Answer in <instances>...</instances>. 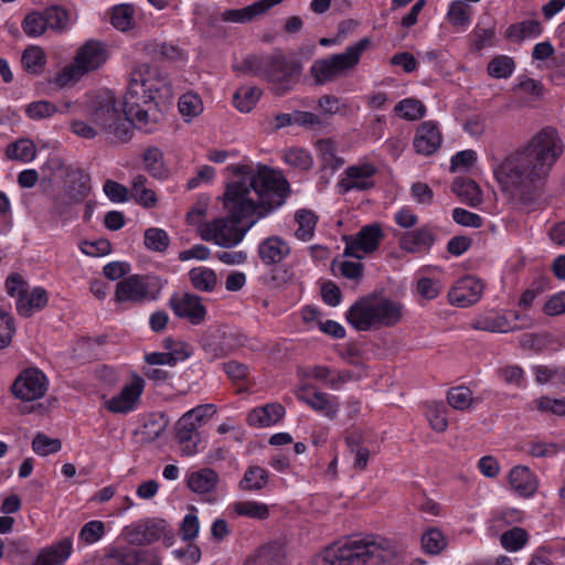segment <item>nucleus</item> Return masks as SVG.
<instances>
[{
  "label": "nucleus",
  "instance_id": "f257e3e1",
  "mask_svg": "<svg viewBox=\"0 0 565 565\" xmlns=\"http://www.w3.org/2000/svg\"><path fill=\"white\" fill-rule=\"evenodd\" d=\"M236 178L226 184L223 207L226 216L206 223L201 230L204 241L231 248L262 218L280 207L290 188L286 178L266 166L254 169L247 164L228 166Z\"/></svg>",
  "mask_w": 565,
  "mask_h": 565
},
{
  "label": "nucleus",
  "instance_id": "f03ea898",
  "mask_svg": "<svg viewBox=\"0 0 565 565\" xmlns=\"http://www.w3.org/2000/svg\"><path fill=\"white\" fill-rule=\"evenodd\" d=\"M564 150L553 127H545L531 140L509 153L493 170L507 201L516 209H531L542 198L551 171Z\"/></svg>",
  "mask_w": 565,
  "mask_h": 565
},
{
  "label": "nucleus",
  "instance_id": "7ed1b4c3",
  "mask_svg": "<svg viewBox=\"0 0 565 565\" xmlns=\"http://www.w3.org/2000/svg\"><path fill=\"white\" fill-rule=\"evenodd\" d=\"M89 121L74 119L71 130L84 139H94L103 134L113 143H127L134 136L132 120L120 110L110 90H100L90 97L87 105Z\"/></svg>",
  "mask_w": 565,
  "mask_h": 565
},
{
  "label": "nucleus",
  "instance_id": "20e7f679",
  "mask_svg": "<svg viewBox=\"0 0 565 565\" xmlns=\"http://www.w3.org/2000/svg\"><path fill=\"white\" fill-rule=\"evenodd\" d=\"M396 554L395 545L384 537L351 540L328 547L321 565H391Z\"/></svg>",
  "mask_w": 565,
  "mask_h": 565
},
{
  "label": "nucleus",
  "instance_id": "39448f33",
  "mask_svg": "<svg viewBox=\"0 0 565 565\" xmlns=\"http://www.w3.org/2000/svg\"><path fill=\"white\" fill-rule=\"evenodd\" d=\"M43 171L60 174L63 181L62 191L53 199L52 210L58 216H66L72 209L83 203L92 190L90 177L81 168L66 166L58 157H51L43 166Z\"/></svg>",
  "mask_w": 565,
  "mask_h": 565
},
{
  "label": "nucleus",
  "instance_id": "423d86ee",
  "mask_svg": "<svg viewBox=\"0 0 565 565\" xmlns=\"http://www.w3.org/2000/svg\"><path fill=\"white\" fill-rule=\"evenodd\" d=\"M147 73H149L148 64L137 65L132 70L124 98V110L132 120L134 127L150 132L152 128L149 125L157 122V116L152 111L157 108V103L146 88L143 77Z\"/></svg>",
  "mask_w": 565,
  "mask_h": 565
},
{
  "label": "nucleus",
  "instance_id": "0eeeda50",
  "mask_svg": "<svg viewBox=\"0 0 565 565\" xmlns=\"http://www.w3.org/2000/svg\"><path fill=\"white\" fill-rule=\"evenodd\" d=\"M369 38L350 45L343 53L332 54L324 58L316 60L310 67V75L316 85H324L347 76L353 71L362 53L370 46Z\"/></svg>",
  "mask_w": 565,
  "mask_h": 565
},
{
  "label": "nucleus",
  "instance_id": "6e6552de",
  "mask_svg": "<svg viewBox=\"0 0 565 565\" xmlns=\"http://www.w3.org/2000/svg\"><path fill=\"white\" fill-rule=\"evenodd\" d=\"M301 72L302 65L298 60L288 58L276 50L264 55L260 79L269 84L275 95L282 96L297 85Z\"/></svg>",
  "mask_w": 565,
  "mask_h": 565
},
{
  "label": "nucleus",
  "instance_id": "1a4fd4ad",
  "mask_svg": "<svg viewBox=\"0 0 565 565\" xmlns=\"http://www.w3.org/2000/svg\"><path fill=\"white\" fill-rule=\"evenodd\" d=\"M161 282L157 277L131 275L121 279L115 291L117 302L141 303L146 300H156L161 290Z\"/></svg>",
  "mask_w": 565,
  "mask_h": 565
},
{
  "label": "nucleus",
  "instance_id": "9d476101",
  "mask_svg": "<svg viewBox=\"0 0 565 565\" xmlns=\"http://www.w3.org/2000/svg\"><path fill=\"white\" fill-rule=\"evenodd\" d=\"M47 391V379L43 372L30 367L20 373L11 386L12 394L21 401H35Z\"/></svg>",
  "mask_w": 565,
  "mask_h": 565
},
{
  "label": "nucleus",
  "instance_id": "9b49d317",
  "mask_svg": "<svg viewBox=\"0 0 565 565\" xmlns=\"http://www.w3.org/2000/svg\"><path fill=\"white\" fill-rule=\"evenodd\" d=\"M167 522L161 519H148L124 527L122 539L131 545H149L166 535Z\"/></svg>",
  "mask_w": 565,
  "mask_h": 565
},
{
  "label": "nucleus",
  "instance_id": "f8f14e48",
  "mask_svg": "<svg viewBox=\"0 0 565 565\" xmlns=\"http://www.w3.org/2000/svg\"><path fill=\"white\" fill-rule=\"evenodd\" d=\"M375 296L360 298L347 311V321L358 331L380 329L375 319Z\"/></svg>",
  "mask_w": 565,
  "mask_h": 565
},
{
  "label": "nucleus",
  "instance_id": "ddd939ff",
  "mask_svg": "<svg viewBox=\"0 0 565 565\" xmlns=\"http://www.w3.org/2000/svg\"><path fill=\"white\" fill-rule=\"evenodd\" d=\"M169 306L177 317L188 319L194 326L205 320L206 309L200 296L189 292L174 294L169 300Z\"/></svg>",
  "mask_w": 565,
  "mask_h": 565
},
{
  "label": "nucleus",
  "instance_id": "4468645a",
  "mask_svg": "<svg viewBox=\"0 0 565 565\" xmlns=\"http://www.w3.org/2000/svg\"><path fill=\"white\" fill-rule=\"evenodd\" d=\"M483 284L480 279L466 276L459 279L448 292L451 305L459 308H467L477 303L483 292Z\"/></svg>",
  "mask_w": 565,
  "mask_h": 565
},
{
  "label": "nucleus",
  "instance_id": "2eb2a0df",
  "mask_svg": "<svg viewBox=\"0 0 565 565\" xmlns=\"http://www.w3.org/2000/svg\"><path fill=\"white\" fill-rule=\"evenodd\" d=\"M376 172L377 169L372 163L348 167L344 171L345 177L339 181L338 185L344 193L350 190H370L375 185L373 177Z\"/></svg>",
  "mask_w": 565,
  "mask_h": 565
},
{
  "label": "nucleus",
  "instance_id": "dca6fc26",
  "mask_svg": "<svg viewBox=\"0 0 565 565\" xmlns=\"http://www.w3.org/2000/svg\"><path fill=\"white\" fill-rule=\"evenodd\" d=\"M120 565H161L160 557L150 550H135L130 547H113L106 554L104 565H111V562Z\"/></svg>",
  "mask_w": 565,
  "mask_h": 565
},
{
  "label": "nucleus",
  "instance_id": "f3484780",
  "mask_svg": "<svg viewBox=\"0 0 565 565\" xmlns=\"http://www.w3.org/2000/svg\"><path fill=\"white\" fill-rule=\"evenodd\" d=\"M145 382L141 377H135L125 385L121 392L106 402V408L111 413L125 414L132 411L142 394Z\"/></svg>",
  "mask_w": 565,
  "mask_h": 565
},
{
  "label": "nucleus",
  "instance_id": "a211bd4d",
  "mask_svg": "<svg viewBox=\"0 0 565 565\" xmlns=\"http://www.w3.org/2000/svg\"><path fill=\"white\" fill-rule=\"evenodd\" d=\"M107 60V52L102 42L89 40L83 44L76 55L75 64L81 74H85L100 67Z\"/></svg>",
  "mask_w": 565,
  "mask_h": 565
},
{
  "label": "nucleus",
  "instance_id": "6ab92c4d",
  "mask_svg": "<svg viewBox=\"0 0 565 565\" xmlns=\"http://www.w3.org/2000/svg\"><path fill=\"white\" fill-rule=\"evenodd\" d=\"M189 418L190 416L180 417L175 424V439L184 456L195 455L199 451L198 446L201 443L198 424L189 422Z\"/></svg>",
  "mask_w": 565,
  "mask_h": 565
},
{
  "label": "nucleus",
  "instance_id": "aec40b11",
  "mask_svg": "<svg viewBox=\"0 0 565 565\" xmlns=\"http://www.w3.org/2000/svg\"><path fill=\"white\" fill-rule=\"evenodd\" d=\"M284 0H259L242 9L225 10L221 14L222 21L233 23H246L257 15L266 13L273 7L281 3Z\"/></svg>",
  "mask_w": 565,
  "mask_h": 565
},
{
  "label": "nucleus",
  "instance_id": "412c9836",
  "mask_svg": "<svg viewBox=\"0 0 565 565\" xmlns=\"http://www.w3.org/2000/svg\"><path fill=\"white\" fill-rule=\"evenodd\" d=\"M441 143V135L437 125L433 121H424L417 128L414 147L418 153L430 156Z\"/></svg>",
  "mask_w": 565,
  "mask_h": 565
},
{
  "label": "nucleus",
  "instance_id": "4be33fe9",
  "mask_svg": "<svg viewBox=\"0 0 565 565\" xmlns=\"http://www.w3.org/2000/svg\"><path fill=\"white\" fill-rule=\"evenodd\" d=\"M290 254V246L280 236H269L260 242L258 256L265 265L281 263Z\"/></svg>",
  "mask_w": 565,
  "mask_h": 565
},
{
  "label": "nucleus",
  "instance_id": "5701e85b",
  "mask_svg": "<svg viewBox=\"0 0 565 565\" xmlns=\"http://www.w3.org/2000/svg\"><path fill=\"white\" fill-rule=\"evenodd\" d=\"M435 242V236L427 226L405 232L398 241L399 247L412 254L429 249Z\"/></svg>",
  "mask_w": 565,
  "mask_h": 565
},
{
  "label": "nucleus",
  "instance_id": "b1692460",
  "mask_svg": "<svg viewBox=\"0 0 565 565\" xmlns=\"http://www.w3.org/2000/svg\"><path fill=\"white\" fill-rule=\"evenodd\" d=\"M509 483L511 488L521 497H532L539 486L536 476L524 466H516L509 473Z\"/></svg>",
  "mask_w": 565,
  "mask_h": 565
},
{
  "label": "nucleus",
  "instance_id": "393cba45",
  "mask_svg": "<svg viewBox=\"0 0 565 565\" xmlns=\"http://www.w3.org/2000/svg\"><path fill=\"white\" fill-rule=\"evenodd\" d=\"M218 482L220 477L214 469L202 468L189 475L186 486L200 495H210L215 491Z\"/></svg>",
  "mask_w": 565,
  "mask_h": 565
},
{
  "label": "nucleus",
  "instance_id": "a878e982",
  "mask_svg": "<svg viewBox=\"0 0 565 565\" xmlns=\"http://www.w3.org/2000/svg\"><path fill=\"white\" fill-rule=\"evenodd\" d=\"M375 319L379 328L394 327L399 322L403 315V305L385 297L375 296Z\"/></svg>",
  "mask_w": 565,
  "mask_h": 565
},
{
  "label": "nucleus",
  "instance_id": "bb28decb",
  "mask_svg": "<svg viewBox=\"0 0 565 565\" xmlns=\"http://www.w3.org/2000/svg\"><path fill=\"white\" fill-rule=\"evenodd\" d=\"M299 401L309 405L316 412L323 414L329 419H334L339 412V403L335 396H331L327 393L316 392L311 397L297 394Z\"/></svg>",
  "mask_w": 565,
  "mask_h": 565
},
{
  "label": "nucleus",
  "instance_id": "cd10ccee",
  "mask_svg": "<svg viewBox=\"0 0 565 565\" xmlns=\"http://www.w3.org/2000/svg\"><path fill=\"white\" fill-rule=\"evenodd\" d=\"M284 414L285 408L280 404L271 403L250 411L247 415V423L255 427H267L276 424Z\"/></svg>",
  "mask_w": 565,
  "mask_h": 565
},
{
  "label": "nucleus",
  "instance_id": "c85d7f7f",
  "mask_svg": "<svg viewBox=\"0 0 565 565\" xmlns=\"http://www.w3.org/2000/svg\"><path fill=\"white\" fill-rule=\"evenodd\" d=\"M72 552V541L63 539L58 543L44 548L32 565H63Z\"/></svg>",
  "mask_w": 565,
  "mask_h": 565
},
{
  "label": "nucleus",
  "instance_id": "c756f323",
  "mask_svg": "<svg viewBox=\"0 0 565 565\" xmlns=\"http://www.w3.org/2000/svg\"><path fill=\"white\" fill-rule=\"evenodd\" d=\"M146 88L149 94L154 97V103L159 100H168L173 96L170 82L158 70L149 65V73L143 77Z\"/></svg>",
  "mask_w": 565,
  "mask_h": 565
},
{
  "label": "nucleus",
  "instance_id": "7c9ffc66",
  "mask_svg": "<svg viewBox=\"0 0 565 565\" xmlns=\"http://www.w3.org/2000/svg\"><path fill=\"white\" fill-rule=\"evenodd\" d=\"M47 303V292L42 287H34L31 292L25 290L20 299H17V310L23 317H30L35 310L43 309Z\"/></svg>",
  "mask_w": 565,
  "mask_h": 565
},
{
  "label": "nucleus",
  "instance_id": "2f4dec72",
  "mask_svg": "<svg viewBox=\"0 0 565 565\" xmlns=\"http://www.w3.org/2000/svg\"><path fill=\"white\" fill-rule=\"evenodd\" d=\"M451 191L470 206H477L482 202L481 190L472 179L456 178L451 184Z\"/></svg>",
  "mask_w": 565,
  "mask_h": 565
},
{
  "label": "nucleus",
  "instance_id": "473e14b6",
  "mask_svg": "<svg viewBox=\"0 0 565 565\" xmlns=\"http://www.w3.org/2000/svg\"><path fill=\"white\" fill-rule=\"evenodd\" d=\"M384 234L379 223H373L361 227L355 235V244L364 254H371L377 249Z\"/></svg>",
  "mask_w": 565,
  "mask_h": 565
},
{
  "label": "nucleus",
  "instance_id": "72a5a7b5",
  "mask_svg": "<svg viewBox=\"0 0 565 565\" xmlns=\"http://www.w3.org/2000/svg\"><path fill=\"white\" fill-rule=\"evenodd\" d=\"M142 162L151 177L164 180L169 177V169L163 161V153L157 147L148 148L142 154Z\"/></svg>",
  "mask_w": 565,
  "mask_h": 565
},
{
  "label": "nucleus",
  "instance_id": "f704fd0d",
  "mask_svg": "<svg viewBox=\"0 0 565 565\" xmlns=\"http://www.w3.org/2000/svg\"><path fill=\"white\" fill-rule=\"evenodd\" d=\"M169 419L163 413H156L148 416L142 429L141 438L145 443L156 441L167 429Z\"/></svg>",
  "mask_w": 565,
  "mask_h": 565
},
{
  "label": "nucleus",
  "instance_id": "c9c22d12",
  "mask_svg": "<svg viewBox=\"0 0 565 565\" xmlns=\"http://www.w3.org/2000/svg\"><path fill=\"white\" fill-rule=\"evenodd\" d=\"M268 479L269 473L266 469L259 466H249L239 481L238 488L243 491H258L266 487Z\"/></svg>",
  "mask_w": 565,
  "mask_h": 565
},
{
  "label": "nucleus",
  "instance_id": "e433bc0d",
  "mask_svg": "<svg viewBox=\"0 0 565 565\" xmlns=\"http://www.w3.org/2000/svg\"><path fill=\"white\" fill-rule=\"evenodd\" d=\"M147 178L138 174L131 180V196L143 207H152L157 203V195L153 190L147 188Z\"/></svg>",
  "mask_w": 565,
  "mask_h": 565
},
{
  "label": "nucleus",
  "instance_id": "4c0bfd02",
  "mask_svg": "<svg viewBox=\"0 0 565 565\" xmlns=\"http://www.w3.org/2000/svg\"><path fill=\"white\" fill-rule=\"evenodd\" d=\"M189 278L192 286L200 291L211 292L217 284L215 271L206 267H195L189 271Z\"/></svg>",
  "mask_w": 565,
  "mask_h": 565
},
{
  "label": "nucleus",
  "instance_id": "58836bf2",
  "mask_svg": "<svg viewBox=\"0 0 565 565\" xmlns=\"http://www.w3.org/2000/svg\"><path fill=\"white\" fill-rule=\"evenodd\" d=\"M142 52L152 60H175L180 55V50L172 44L156 40L147 41L142 44Z\"/></svg>",
  "mask_w": 565,
  "mask_h": 565
},
{
  "label": "nucleus",
  "instance_id": "ea45409f",
  "mask_svg": "<svg viewBox=\"0 0 565 565\" xmlns=\"http://www.w3.org/2000/svg\"><path fill=\"white\" fill-rule=\"evenodd\" d=\"M263 90L256 86L238 88L233 95L234 106L242 113H249L259 100Z\"/></svg>",
  "mask_w": 565,
  "mask_h": 565
},
{
  "label": "nucleus",
  "instance_id": "a19ab883",
  "mask_svg": "<svg viewBox=\"0 0 565 565\" xmlns=\"http://www.w3.org/2000/svg\"><path fill=\"white\" fill-rule=\"evenodd\" d=\"M295 220L299 225L295 236L303 242L311 239L318 221L317 215L309 210H299L296 212Z\"/></svg>",
  "mask_w": 565,
  "mask_h": 565
},
{
  "label": "nucleus",
  "instance_id": "79ce46f5",
  "mask_svg": "<svg viewBox=\"0 0 565 565\" xmlns=\"http://www.w3.org/2000/svg\"><path fill=\"white\" fill-rule=\"evenodd\" d=\"M319 157L323 169L335 171L344 163V160L335 154V145L331 139H321L317 142Z\"/></svg>",
  "mask_w": 565,
  "mask_h": 565
},
{
  "label": "nucleus",
  "instance_id": "37998d69",
  "mask_svg": "<svg viewBox=\"0 0 565 565\" xmlns=\"http://www.w3.org/2000/svg\"><path fill=\"white\" fill-rule=\"evenodd\" d=\"M145 247L149 250L163 253L168 249L170 237L168 233L159 227H149L143 234Z\"/></svg>",
  "mask_w": 565,
  "mask_h": 565
},
{
  "label": "nucleus",
  "instance_id": "c03bdc74",
  "mask_svg": "<svg viewBox=\"0 0 565 565\" xmlns=\"http://www.w3.org/2000/svg\"><path fill=\"white\" fill-rule=\"evenodd\" d=\"M36 148L29 139H20L7 147V157L21 162H30L35 158Z\"/></svg>",
  "mask_w": 565,
  "mask_h": 565
},
{
  "label": "nucleus",
  "instance_id": "a18cd8bd",
  "mask_svg": "<svg viewBox=\"0 0 565 565\" xmlns=\"http://www.w3.org/2000/svg\"><path fill=\"white\" fill-rule=\"evenodd\" d=\"M447 546V541L439 529L431 527L422 535V548L425 553L437 555Z\"/></svg>",
  "mask_w": 565,
  "mask_h": 565
},
{
  "label": "nucleus",
  "instance_id": "49530a36",
  "mask_svg": "<svg viewBox=\"0 0 565 565\" xmlns=\"http://www.w3.org/2000/svg\"><path fill=\"white\" fill-rule=\"evenodd\" d=\"M394 110L399 117L413 121L424 117L426 107L418 99L405 98L396 104Z\"/></svg>",
  "mask_w": 565,
  "mask_h": 565
},
{
  "label": "nucleus",
  "instance_id": "de8ad7c7",
  "mask_svg": "<svg viewBox=\"0 0 565 565\" xmlns=\"http://www.w3.org/2000/svg\"><path fill=\"white\" fill-rule=\"evenodd\" d=\"M279 557V548L267 544L260 546L243 565H278Z\"/></svg>",
  "mask_w": 565,
  "mask_h": 565
},
{
  "label": "nucleus",
  "instance_id": "09e8293b",
  "mask_svg": "<svg viewBox=\"0 0 565 565\" xmlns=\"http://www.w3.org/2000/svg\"><path fill=\"white\" fill-rule=\"evenodd\" d=\"M527 541V532L519 526L503 532L500 536L501 545L509 552H516L521 550Z\"/></svg>",
  "mask_w": 565,
  "mask_h": 565
},
{
  "label": "nucleus",
  "instance_id": "8fccbe9b",
  "mask_svg": "<svg viewBox=\"0 0 565 565\" xmlns=\"http://www.w3.org/2000/svg\"><path fill=\"white\" fill-rule=\"evenodd\" d=\"M135 10L130 4H119L113 8L110 22L119 31H128L132 28Z\"/></svg>",
  "mask_w": 565,
  "mask_h": 565
},
{
  "label": "nucleus",
  "instance_id": "3c124183",
  "mask_svg": "<svg viewBox=\"0 0 565 565\" xmlns=\"http://www.w3.org/2000/svg\"><path fill=\"white\" fill-rule=\"evenodd\" d=\"M234 511L238 515L248 516L256 520H266L269 515V509L265 503L256 501H239L234 504Z\"/></svg>",
  "mask_w": 565,
  "mask_h": 565
},
{
  "label": "nucleus",
  "instance_id": "603ef678",
  "mask_svg": "<svg viewBox=\"0 0 565 565\" xmlns=\"http://www.w3.org/2000/svg\"><path fill=\"white\" fill-rule=\"evenodd\" d=\"M332 370L324 365H316L311 369L310 375L317 381H326L331 388H338L340 384L347 382L350 376L348 373L338 372L332 376Z\"/></svg>",
  "mask_w": 565,
  "mask_h": 565
},
{
  "label": "nucleus",
  "instance_id": "864d4df0",
  "mask_svg": "<svg viewBox=\"0 0 565 565\" xmlns=\"http://www.w3.org/2000/svg\"><path fill=\"white\" fill-rule=\"evenodd\" d=\"M470 6L457 0L450 4L447 19L454 26H467L470 23Z\"/></svg>",
  "mask_w": 565,
  "mask_h": 565
},
{
  "label": "nucleus",
  "instance_id": "5fc2aeb1",
  "mask_svg": "<svg viewBox=\"0 0 565 565\" xmlns=\"http://www.w3.org/2000/svg\"><path fill=\"white\" fill-rule=\"evenodd\" d=\"M61 448L62 443L60 439L50 438L42 433L36 434L32 441L33 451L42 457L58 452Z\"/></svg>",
  "mask_w": 565,
  "mask_h": 565
},
{
  "label": "nucleus",
  "instance_id": "6e6d98bb",
  "mask_svg": "<svg viewBox=\"0 0 565 565\" xmlns=\"http://www.w3.org/2000/svg\"><path fill=\"white\" fill-rule=\"evenodd\" d=\"M472 328L489 332H507L510 330V324L503 316H488L476 320Z\"/></svg>",
  "mask_w": 565,
  "mask_h": 565
},
{
  "label": "nucleus",
  "instance_id": "4d7b16f0",
  "mask_svg": "<svg viewBox=\"0 0 565 565\" xmlns=\"http://www.w3.org/2000/svg\"><path fill=\"white\" fill-rule=\"evenodd\" d=\"M472 399V392L466 386L452 387L447 393L448 404L458 411L469 408Z\"/></svg>",
  "mask_w": 565,
  "mask_h": 565
},
{
  "label": "nucleus",
  "instance_id": "13d9d810",
  "mask_svg": "<svg viewBox=\"0 0 565 565\" xmlns=\"http://www.w3.org/2000/svg\"><path fill=\"white\" fill-rule=\"evenodd\" d=\"M24 68L31 73H40L45 64V54L38 46L26 49L21 58Z\"/></svg>",
  "mask_w": 565,
  "mask_h": 565
},
{
  "label": "nucleus",
  "instance_id": "bf43d9fd",
  "mask_svg": "<svg viewBox=\"0 0 565 565\" xmlns=\"http://www.w3.org/2000/svg\"><path fill=\"white\" fill-rule=\"evenodd\" d=\"M514 65L512 57L500 55L490 61L488 73L495 78H507L512 74Z\"/></svg>",
  "mask_w": 565,
  "mask_h": 565
},
{
  "label": "nucleus",
  "instance_id": "052dcab7",
  "mask_svg": "<svg viewBox=\"0 0 565 565\" xmlns=\"http://www.w3.org/2000/svg\"><path fill=\"white\" fill-rule=\"evenodd\" d=\"M43 19L45 21L46 29L52 30H64L67 20H68V13L66 10H64L61 7H51L45 9L43 12Z\"/></svg>",
  "mask_w": 565,
  "mask_h": 565
},
{
  "label": "nucleus",
  "instance_id": "680f3d73",
  "mask_svg": "<svg viewBox=\"0 0 565 565\" xmlns=\"http://www.w3.org/2000/svg\"><path fill=\"white\" fill-rule=\"evenodd\" d=\"M15 333L14 319L0 307V350L10 345Z\"/></svg>",
  "mask_w": 565,
  "mask_h": 565
},
{
  "label": "nucleus",
  "instance_id": "e2e57ef3",
  "mask_svg": "<svg viewBox=\"0 0 565 565\" xmlns=\"http://www.w3.org/2000/svg\"><path fill=\"white\" fill-rule=\"evenodd\" d=\"M57 111V106L49 100L33 102L25 108V114L28 117L35 120L51 117Z\"/></svg>",
  "mask_w": 565,
  "mask_h": 565
},
{
  "label": "nucleus",
  "instance_id": "0e129e2a",
  "mask_svg": "<svg viewBox=\"0 0 565 565\" xmlns=\"http://www.w3.org/2000/svg\"><path fill=\"white\" fill-rule=\"evenodd\" d=\"M536 408L542 413H548L556 416H565V397L552 398L541 396L534 401Z\"/></svg>",
  "mask_w": 565,
  "mask_h": 565
},
{
  "label": "nucleus",
  "instance_id": "69168bd1",
  "mask_svg": "<svg viewBox=\"0 0 565 565\" xmlns=\"http://www.w3.org/2000/svg\"><path fill=\"white\" fill-rule=\"evenodd\" d=\"M179 110L182 116L195 117L203 110L201 98L192 93L184 94L179 99Z\"/></svg>",
  "mask_w": 565,
  "mask_h": 565
},
{
  "label": "nucleus",
  "instance_id": "338daca9",
  "mask_svg": "<svg viewBox=\"0 0 565 565\" xmlns=\"http://www.w3.org/2000/svg\"><path fill=\"white\" fill-rule=\"evenodd\" d=\"M285 161L287 164L301 170H309L312 166V158L309 152L300 148L288 149L285 153Z\"/></svg>",
  "mask_w": 565,
  "mask_h": 565
},
{
  "label": "nucleus",
  "instance_id": "774afa93",
  "mask_svg": "<svg viewBox=\"0 0 565 565\" xmlns=\"http://www.w3.org/2000/svg\"><path fill=\"white\" fill-rule=\"evenodd\" d=\"M494 35V28H481L480 25H477L471 33V45L473 50L481 51L487 46H491L493 44Z\"/></svg>",
  "mask_w": 565,
  "mask_h": 565
}]
</instances>
